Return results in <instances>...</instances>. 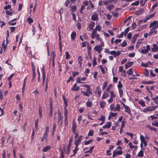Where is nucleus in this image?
I'll return each instance as SVG.
<instances>
[{
    "mask_svg": "<svg viewBox=\"0 0 158 158\" xmlns=\"http://www.w3.org/2000/svg\"><path fill=\"white\" fill-rule=\"evenodd\" d=\"M155 13H154L152 14L148 15L147 16L145 19L144 20H139V24L140 23H142V22H144V23L146 22H147L148 20L150 19L151 18H152L155 15Z\"/></svg>",
    "mask_w": 158,
    "mask_h": 158,
    "instance_id": "nucleus-1",
    "label": "nucleus"
},
{
    "mask_svg": "<svg viewBox=\"0 0 158 158\" xmlns=\"http://www.w3.org/2000/svg\"><path fill=\"white\" fill-rule=\"evenodd\" d=\"M157 107H158L157 106L149 107L145 108L143 111L144 112H146L147 111H152L155 110L156 109V108Z\"/></svg>",
    "mask_w": 158,
    "mask_h": 158,
    "instance_id": "nucleus-2",
    "label": "nucleus"
},
{
    "mask_svg": "<svg viewBox=\"0 0 158 158\" xmlns=\"http://www.w3.org/2000/svg\"><path fill=\"white\" fill-rule=\"evenodd\" d=\"M50 100V107L49 108L50 112L49 114V115L50 117H51L52 115V113L53 111V107H52V98H50L49 99Z\"/></svg>",
    "mask_w": 158,
    "mask_h": 158,
    "instance_id": "nucleus-3",
    "label": "nucleus"
},
{
    "mask_svg": "<svg viewBox=\"0 0 158 158\" xmlns=\"http://www.w3.org/2000/svg\"><path fill=\"white\" fill-rule=\"evenodd\" d=\"M120 53L121 52L119 51L116 52L115 51H113L110 52V54L113 55L115 57H116V56H119Z\"/></svg>",
    "mask_w": 158,
    "mask_h": 158,
    "instance_id": "nucleus-4",
    "label": "nucleus"
},
{
    "mask_svg": "<svg viewBox=\"0 0 158 158\" xmlns=\"http://www.w3.org/2000/svg\"><path fill=\"white\" fill-rule=\"evenodd\" d=\"M73 141V139L72 137H71L69 139V145L67 149V154H69L70 152V148L71 146V143Z\"/></svg>",
    "mask_w": 158,
    "mask_h": 158,
    "instance_id": "nucleus-5",
    "label": "nucleus"
},
{
    "mask_svg": "<svg viewBox=\"0 0 158 158\" xmlns=\"http://www.w3.org/2000/svg\"><path fill=\"white\" fill-rule=\"evenodd\" d=\"M58 123H59L61 121H63V117L61 116L60 112V111L58 112Z\"/></svg>",
    "mask_w": 158,
    "mask_h": 158,
    "instance_id": "nucleus-6",
    "label": "nucleus"
},
{
    "mask_svg": "<svg viewBox=\"0 0 158 158\" xmlns=\"http://www.w3.org/2000/svg\"><path fill=\"white\" fill-rule=\"evenodd\" d=\"M122 154V152L121 151H118L117 150H114L113 152V157H114L117 154L120 155Z\"/></svg>",
    "mask_w": 158,
    "mask_h": 158,
    "instance_id": "nucleus-7",
    "label": "nucleus"
},
{
    "mask_svg": "<svg viewBox=\"0 0 158 158\" xmlns=\"http://www.w3.org/2000/svg\"><path fill=\"white\" fill-rule=\"evenodd\" d=\"M83 87H85L87 88V90L86 91L89 93L91 95L92 94V91L90 90V86L87 85H82Z\"/></svg>",
    "mask_w": 158,
    "mask_h": 158,
    "instance_id": "nucleus-8",
    "label": "nucleus"
},
{
    "mask_svg": "<svg viewBox=\"0 0 158 158\" xmlns=\"http://www.w3.org/2000/svg\"><path fill=\"white\" fill-rule=\"evenodd\" d=\"M96 51L98 52V53H100L101 51L102 50V48L101 47L99 46H96L94 48Z\"/></svg>",
    "mask_w": 158,
    "mask_h": 158,
    "instance_id": "nucleus-9",
    "label": "nucleus"
},
{
    "mask_svg": "<svg viewBox=\"0 0 158 158\" xmlns=\"http://www.w3.org/2000/svg\"><path fill=\"white\" fill-rule=\"evenodd\" d=\"M140 139L141 141V143H142V144L143 143L145 146H147V144L143 136L142 135H140Z\"/></svg>",
    "mask_w": 158,
    "mask_h": 158,
    "instance_id": "nucleus-10",
    "label": "nucleus"
},
{
    "mask_svg": "<svg viewBox=\"0 0 158 158\" xmlns=\"http://www.w3.org/2000/svg\"><path fill=\"white\" fill-rule=\"evenodd\" d=\"M76 123L73 119V126L72 127V131L73 133H75L76 130Z\"/></svg>",
    "mask_w": 158,
    "mask_h": 158,
    "instance_id": "nucleus-11",
    "label": "nucleus"
},
{
    "mask_svg": "<svg viewBox=\"0 0 158 158\" xmlns=\"http://www.w3.org/2000/svg\"><path fill=\"white\" fill-rule=\"evenodd\" d=\"M98 15L97 14H94L92 15L91 16V19L93 21L98 20Z\"/></svg>",
    "mask_w": 158,
    "mask_h": 158,
    "instance_id": "nucleus-12",
    "label": "nucleus"
},
{
    "mask_svg": "<svg viewBox=\"0 0 158 158\" xmlns=\"http://www.w3.org/2000/svg\"><path fill=\"white\" fill-rule=\"evenodd\" d=\"M153 48H152V50L153 52H156L158 50V47L156 44H153Z\"/></svg>",
    "mask_w": 158,
    "mask_h": 158,
    "instance_id": "nucleus-13",
    "label": "nucleus"
},
{
    "mask_svg": "<svg viewBox=\"0 0 158 158\" xmlns=\"http://www.w3.org/2000/svg\"><path fill=\"white\" fill-rule=\"evenodd\" d=\"M133 62H130L127 63L125 65V68L126 69H127L128 68L130 67L133 64Z\"/></svg>",
    "mask_w": 158,
    "mask_h": 158,
    "instance_id": "nucleus-14",
    "label": "nucleus"
},
{
    "mask_svg": "<svg viewBox=\"0 0 158 158\" xmlns=\"http://www.w3.org/2000/svg\"><path fill=\"white\" fill-rule=\"evenodd\" d=\"M82 137H83L81 135L79 136L78 139L75 140V142L79 144L81 142Z\"/></svg>",
    "mask_w": 158,
    "mask_h": 158,
    "instance_id": "nucleus-15",
    "label": "nucleus"
},
{
    "mask_svg": "<svg viewBox=\"0 0 158 158\" xmlns=\"http://www.w3.org/2000/svg\"><path fill=\"white\" fill-rule=\"evenodd\" d=\"M95 23L94 22H91L89 25V27L90 30H93L94 27L95 26Z\"/></svg>",
    "mask_w": 158,
    "mask_h": 158,
    "instance_id": "nucleus-16",
    "label": "nucleus"
},
{
    "mask_svg": "<svg viewBox=\"0 0 158 158\" xmlns=\"http://www.w3.org/2000/svg\"><path fill=\"white\" fill-rule=\"evenodd\" d=\"M76 33L75 31L72 32L71 34V38L72 40H74L76 37Z\"/></svg>",
    "mask_w": 158,
    "mask_h": 158,
    "instance_id": "nucleus-17",
    "label": "nucleus"
},
{
    "mask_svg": "<svg viewBox=\"0 0 158 158\" xmlns=\"http://www.w3.org/2000/svg\"><path fill=\"white\" fill-rule=\"evenodd\" d=\"M96 90L98 91V94L99 97H100L101 94V91L100 90V88L99 86H98L96 89Z\"/></svg>",
    "mask_w": 158,
    "mask_h": 158,
    "instance_id": "nucleus-18",
    "label": "nucleus"
},
{
    "mask_svg": "<svg viewBox=\"0 0 158 158\" xmlns=\"http://www.w3.org/2000/svg\"><path fill=\"white\" fill-rule=\"evenodd\" d=\"M109 96V94L107 92H106V91L104 92V93L103 95L102 99H104L106 98L107 97Z\"/></svg>",
    "mask_w": 158,
    "mask_h": 158,
    "instance_id": "nucleus-19",
    "label": "nucleus"
},
{
    "mask_svg": "<svg viewBox=\"0 0 158 158\" xmlns=\"http://www.w3.org/2000/svg\"><path fill=\"white\" fill-rule=\"evenodd\" d=\"M111 126V125L110 123L109 122L107 124L103 126V128H109Z\"/></svg>",
    "mask_w": 158,
    "mask_h": 158,
    "instance_id": "nucleus-20",
    "label": "nucleus"
},
{
    "mask_svg": "<svg viewBox=\"0 0 158 158\" xmlns=\"http://www.w3.org/2000/svg\"><path fill=\"white\" fill-rule=\"evenodd\" d=\"M51 148V147L49 146H47L45 147L43 149V151L46 152Z\"/></svg>",
    "mask_w": 158,
    "mask_h": 158,
    "instance_id": "nucleus-21",
    "label": "nucleus"
},
{
    "mask_svg": "<svg viewBox=\"0 0 158 158\" xmlns=\"http://www.w3.org/2000/svg\"><path fill=\"white\" fill-rule=\"evenodd\" d=\"M100 105L101 107L103 108H104L105 105H106V103L104 101H101L100 102Z\"/></svg>",
    "mask_w": 158,
    "mask_h": 158,
    "instance_id": "nucleus-22",
    "label": "nucleus"
},
{
    "mask_svg": "<svg viewBox=\"0 0 158 158\" xmlns=\"http://www.w3.org/2000/svg\"><path fill=\"white\" fill-rule=\"evenodd\" d=\"M138 156L140 157H142L143 156V150H141L138 154Z\"/></svg>",
    "mask_w": 158,
    "mask_h": 158,
    "instance_id": "nucleus-23",
    "label": "nucleus"
},
{
    "mask_svg": "<svg viewBox=\"0 0 158 158\" xmlns=\"http://www.w3.org/2000/svg\"><path fill=\"white\" fill-rule=\"evenodd\" d=\"M114 7V6L113 4L109 5L107 7V9L108 10L110 11L111 9L113 8Z\"/></svg>",
    "mask_w": 158,
    "mask_h": 158,
    "instance_id": "nucleus-24",
    "label": "nucleus"
},
{
    "mask_svg": "<svg viewBox=\"0 0 158 158\" xmlns=\"http://www.w3.org/2000/svg\"><path fill=\"white\" fill-rule=\"evenodd\" d=\"M157 21H154L152 23L150 24V26H149V27L150 28L152 27V26L154 25H157Z\"/></svg>",
    "mask_w": 158,
    "mask_h": 158,
    "instance_id": "nucleus-25",
    "label": "nucleus"
},
{
    "mask_svg": "<svg viewBox=\"0 0 158 158\" xmlns=\"http://www.w3.org/2000/svg\"><path fill=\"white\" fill-rule=\"evenodd\" d=\"M143 9H141L136 12V15H139L141 14L143 12Z\"/></svg>",
    "mask_w": 158,
    "mask_h": 158,
    "instance_id": "nucleus-26",
    "label": "nucleus"
},
{
    "mask_svg": "<svg viewBox=\"0 0 158 158\" xmlns=\"http://www.w3.org/2000/svg\"><path fill=\"white\" fill-rule=\"evenodd\" d=\"M130 29V27H129L127 28L125 30L123 34H124V35L125 36L128 33Z\"/></svg>",
    "mask_w": 158,
    "mask_h": 158,
    "instance_id": "nucleus-27",
    "label": "nucleus"
},
{
    "mask_svg": "<svg viewBox=\"0 0 158 158\" xmlns=\"http://www.w3.org/2000/svg\"><path fill=\"white\" fill-rule=\"evenodd\" d=\"M27 80V77L25 78L24 79V82L23 84V89H22V92H24V90H25V87L26 85V81Z\"/></svg>",
    "mask_w": 158,
    "mask_h": 158,
    "instance_id": "nucleus-28",
    "label": "nucleus"
},
{
    "mask_svg": "<svg viewBox=\"0 0 158 158\" xmlns=\"http://www.w3.org/2000/svg\"><path fill=\"white\" fill-rule=\"evenodd\" d=\"M125 111L127 113H128L129 114L131 113V110L129 108V107L128 106H126L125 108Z\"/></svg>",
    "mask_w": 158,
    "mask_h": 158,
    "instance_id": "nucleus-29",
    "label": "nucleus"
},
{
    "mask_svg": "<svg viewBox=\"0 0 158 158\" xmlns=\"http://www.w3.org/2000/svg\"><path fill=\"white\" fill-rule=\"evenodd\" d=\"M127 73L129 75H132L133 73V69H130L127 71Z\"/></svg>",
    "mask_w": 158,
    "mask_h": 158,
    "instance_id": "nucleus-30",
    "label": "nucleus"
},
{
    "mask_svg": "<svg viewBox=\"0 0 158 158\" xmlns=\"http://www.w3.org/2000/svg\"><path fill=\"white\" fill-rule=\"evenodd\" d=\"M157 99H158V96L156 97L155 98H152V99L155 102L156 104H158V100H157Z\"/></svg>",
    "mask_w": 158,
    "mask_h": 158,
    "instance_id": "nucleus-31",
    "label": "nucleus"
},
{
    "mask_svg": "<svg viewBox=\"0 0 158 158\" xmlns=\"http://www.w3.org/2000/svg\"><path fill=\"white\" fill-rule=\"evenodd\" d=\"M137 37V35H135L132 38L131 40V42L133 43L135 42L136 38Z\"/></svg>",
    "mask_w": 158,
    "mask_h": 158,
    "instance_id": "nucleus-32",
    "label": "nucleus"
},
{
    "mask_svg": "<svg viewBox=\"0 0 158 158\" xmlns=\"http://www.w3.org/2000/svg\"><path fill=\"white\" fill-rule=\"evenodd\" d=\"M78 63L80 64L81 65V63L82 60V57L81 56H79L78 57Z\"/></svg>",
    "mask_w": 158,
    "mask_h": 158,
    "instance_id": "nucleus-33",
    "label": "nucleus"
},
{
    "mask_svg": "<svg viewBox=\"0 0 158 158\" xmlns=\"http://www.w3.org/2000/svg\"><path fill=\"white\" fill-rule=\"evenodd\" d=\"M47 134L44 133L43 136L41 139V141H43L44 140L46 139L47 138Z\"/></svg>",
    "mask_w": 158,
    "mask_h": 158,
    "instance_id": "nucleus-34",
    "label": "nucleus"
},
{
    "mask_svg": "<svg viewBox=\"0 0 158 158\" xmlns=\"http://www.w3.org/2000/svg\"><path fill=\"white\" fill-rule=\"evenodd\" d=\"M146 127H148L150 129L153 130L154 131H156V128L152 127H151L150 126H149L148 125H147L146 126Z\"/></svg>",
    "mask_w": 158,
    "mask_h": 158,
    "instance_id": "nucleus-35",
    "label": "nucleus"
},
{
    "mask_svg": "<svg viewBox=\"0 0 158 158\" xmlns=\"http://www.w3.org/2000/svg\"><path fill=\"white\" fill-rule=\"evenodd\" d=\"M5 40L3 42V43L2 45V47L4 48V50L5 51V50H6V47H7V43H6V44H5Z\"/></svg>",
    "mask_w": 158,
    "mask_h": 158,
    "instance_id": "nucleus-36",
    "label": "nucleus"
},
{
    "mask_svg": "<svg viewBox=\"0 0 158 158\" xmlns=\"http://www.w3.org/2000/svg\"><path fill=\"white\" fill-rule=\"evenodd\" d=\"M27 21L31 24L33 22V20L30 17H29L27 19Z\"/></svg>",
    "mask_w": 158,
    "mask_h": 158,
    "instance_id": "nucleus-37",
    "label": "nucleus"
},
{
    "mask_svg": "<svg viewBox=\"0 0 158 158\" xmlns=\"http://www.w3.org/2000/svg\"><path fill=\"white\" fill-rule=\"evenodd\" d=\"M93 65L94 66L97 64L96 59L95 57L93 58Z\"/></svg>",
    "mask_w": 158,
    "mask_h": 158,
    "instance_id": "nucleus-38",
    "label": "nucleus"
},
{
    "mask_svg": "<svg viewBox=\"0 0 158 158\" xmlns=\"http://www.w3.org/2000/svg\"><path fill=\"white\" fill-rule=\"evenodd\" d=\"M152 124L153 126H155L156 127L158 126V122L157 121H153L152 123Z\"/></svg>",
    "mask_w": 158,
    "mask_h": 158,
    "instance_id": "nucleus-39",
    "label": "nucleus"
},
{
    "mask_svg": "<svg viewBox=\"0 0 158 158\" xmlns=\"http://www.w3.org/2000/svg\"><path fill=\"white\" fill-rule=\"evenodd\" d=\"M94 146H92L90 148V150H89V151H86L85 152V153H91V152L92 151L93 149H94Z\"/></svg>",
    "mask_w": 158,
    "mask_h": 158,
    "instance_id": "nucleus-40",
    "label": "nucleus"
},
{
    "mask_svg": "<svg viewBox=\"0 0 158 158\" xmlns=\"http://www.w3.org/2000/svg\"><path fill=\"white\" fill-rule=\"evenodd\" d=\"M56 128V124L55 123H54V126L52 128V134H53V135L54 134Z\"/></svg>",
    "mask_w": 158,
    "mask_h": 158,
    "instance_id": "nucleus-41",
    "label": "nucleus"
},
{
    "mask_svg": "<svg viewBox=\"0 0 158 158\" xmlns=\"http://www.w3.org/2000/svg\"><path fill=\"white\" fill-rule=\"evenodd\" d=\"M110 97L114 98L115 97V95L114 94V92L113 91H110Z\"/></svg>",
    "mask_w": 158,
    "mask_h": 158,
    "instance_id": "nucleus-42",
    "label": "nucleus"
},
{
    "mask_svg": "<svg viewBox=\"0 0 158 158\" xmlns=\"http://www.w3.org/2000/svg\"><path fill=\"white\" fill-rule=\"evenodd\" d=\"M42 109L40 107L39 109V112L40 117V118H41L42 116Z\"/></svg>",
    "mask_w": 158,
    "mask_h": 158,
    "instance_id": "nucleus-43",
    "label": "nucleus"
},
{
    "mask_svg": "<svg viewBox=\"0 0 158 158\" xmlns=\"http://www.w3.org/2000/svg\"><path fill=\"white\" fill-rule=\"evenodd\" d=\"M64 116H65V117H67L68 111L67 110L66 108L65 107H64Z\"/></svg>",
    "mask_w": 158,
    "mask_h": 158,
    "instance_id": "nucleus-44",
    "label": "nucleus"
},
{
    "mask_svg": "<svg viewBox=\"0 0 158 158\" xmlns=\"http://www.w3.org/2000/svg\"><path fill=\"white\" fill-rule=\"evenodd\" d=\"M120 107V105L118 104L117 105V106L114 108V110L119 111Z\"/></svg>",
    "mask_w": 158,
    "mask_h": 158,
    "instance_id": "nucleus-45",
    "label": "nucleus"
},
{
    "mask_svg": "<svg viewBox=\"0 0 158 158\" xmlns=\"http://www.w3.org/2000/svg\"><path fill=\"white\" fill-rule=\"evenodd\" d=\"M105 117L103 115H101V117L98 118V120H102L103 122H104L105 121Z\"/></svg>",
    "mask_w": 158,
    "mask_h": 158,
    "instance_id": "nucleus-46",
    "label": "nucleus"
},
{
    "mask_svg": "<svg viewBox=\"0 0 158 158\" xmlns=\"http://www.w3.org/2000/svg\"><path fill=\"white\" fill-rule=\"evenodd\" d=\"M139 4V1H137L135 2L132 3L131 5L133 6H137V5H138Z\"/></svg>",
    "mask_w": 158,
    "mask_h": 158,
    "instance_id": "nucleus-47",
    "label": "nucleus"
},
{
    "mask_svg": "<svg viewBox=\"0 0 158 158\" xmlns=\"http://www.w3.org/2000/svg\"><path fill=\"white\" fill-rule=\"evenodd\" d=\"M86 105L87 107H91L92 106V103L91 102H88L86 103Z\"/></svg>",
    "mask_w": 158,
    "mask_h": 158,
    "instance_id": "nucleus-48",
    "label": "nucleus"
},
{
    "mask_svg": "<svg viewBox=\"0 0 158 158\" xmlns=\"http://www.w3.org/2000/svg\"><path fill=\"white\" fill-rule=\"evenodd\" d=\"M6 12L7 15H12L13 14V12L9 11L7 10L6 11Z\"/></svg>",
    "mask_w": 158,
    "mask_h": 158,
    "instance_id": "nucleus-49",
    "label": "nucleus"
},
{
    "mask_svg": "<svg viewBox=\"0 0 158 158\" xmlns=\"http://www.w3.org/2000/svg\"><path fill=\"white\" fill-rule=\"evenodd\" d=\"M94 131L92 130H90L89 132L88 133V135L89 136H92L93 135Z\"/></svg>",
    "mask_w": 158,
    "mask_h": 158,
    "instance_id": "nucleus-50",
    "label": "nucleus"
},
{
    "mask_svg": "<svg viewBox=\"0 0 158 158\" xmlns=\"http://www.w3.org/2000/svg\"><path fill=\"white\" fill-rule=\"evenodd\" d=\"M85 6L84 5H82L81 8V10L79 11V12L80 13L83 14V13L82 12V11L85 9Z\"/></svg>",
    "mask_w": 158,
    "mask_h": 158,
    "instance_id": "nucleus-51",
    "label": "nucleus"
},
{
    "mask_svg": "<svg viewBox=\"0 0 158 158\" xmlns=\"http://www.w3.org/2000/svg\"><path fill=\"white\" fill-rule=\"evenodd\" d=\"M158 6V2L156 3V4H154L152 6V10H153L156 7Z\"/></svg>",
    "mask_w": 158,
    "mask_h": 158,
    "instance_id": "nucleus-52",
    "label": "nucleus"
},
{
    "mask_svg": "<svg viewBox=\"0 0 158 158\" xmlns=\"http://www.w3.org/2000/svg\"><path fill=\"white\" fill-rule=\"evenodd\" d=\"M66 59H68L70 57V55L68 52H66Z\"/></svg>",
    "mask_w": 158,
    "mask_h": 158,
    "instance_id": "nucleus-53",
    "label": "nucleus"
},
{
    "mask_svg": "<svg viewBox=\"0 0 158 158\" xmlns=\"http://www.w3.org/2000/svg\"><path fill=\"white\" fill-rule=\"evenodd\" d=\"M139 103L143 107H144L145 106V104L143 101H139Z\"/></svg>",
    "mask_w": 158,
    "mask_h": 158,
    "instance_id": "nucleus-54",
    "label": "nucleus"
},
{
    "mask_svg": "<svg viewBox=\"0 0 158 158\" xmlns=\"http://www.w3.org/2000/svg\"><path fill=\"white\" fill-rule=\"evenodd\" d=\"M126 134L127 135H129L130 136V137H131V138L132 139L133 138V134L132 133H131L129 132H127L126 133Z\"/></svg>",
    "mask_w": 158,
    "mask_h": 158,
    "instance_id": "nucleus-55",
    "label": "nucleus"
},
{
    "mask_svg": "<svg viewBox=\"0 0 158 158\" xmlns=\"http://www.w3.org/2000/svg\"><path fill=\"white\" fill-rule=\"evenodd\" d=\"M81 92L83 93L84 94H85L86 96H90V94L88 92H86L85 91H81Z\"/></svg>",
    "mask_w": 158,
    "mask_h": 158,
    "instance_id": "nucleus-56",
    "label": "nucleus"
},
{
    "mask_svg": "<svg viewBox=\"0 0 158 158\" xmlns=\"http://www.w3.org/2000/svg\"><path fill=\"white\" fill-rule=\"evenodd\" d=\"M81 79L80 77H78L77 80V82L78 83H83V82H81Z\"/></svg>",
    "mask_w": 158,
    "mask_h": 158,
    "instance_id": "nucleus-57",
    "label": "nucleus"
},
{
    "mask_svg": "<svg viewBox=\"0 0 158 158\" xmlns=\"http://www.w3.org/2000/svg\"><path fill=\"white\" fill-rule=\"evenodd\" d=\"M122 86V85L121 82L119 81L118 82V89H120Z\"/></svg>",
    "mask_w": 158,
    "mask_h": 158,
    "instance_id": "nucleus-58",
    "label": "nucleus"
},
{
    "mask_svg": "<svg viewBox=\"0 0 158 158\" xmlns=\"http://www.w3.org/2000/svg\"><path fill=\"white\" fill-rule=\"evenodd\" d=\"M93 140H90L85 142V144L86 145H88L91 143L93 141Z\"/></svg>",
    "mask_w": 158,
    "mask_h": 158,
    "instance_id": "nucleus-59",
    "label": "nucleus"
},
{
    "mask_svg": "<svg viewBox=\"0 0 158 158\" xmlns=\"http://www.w3.org/2000/svg\"><path fill=\"white\" fill-rule=\"evenodd\" d=\"M65 126H67L68 124L67 117H65Z\"/></svg>",
    "mask_w": 158,
    "mask_h": 158,
    "instance_id": "nucleus-60",
    "label": "nucleus"
},
{
    "mask_svg": "<svg viewBox=\"0 0 158 158\" xmlns=\"http://www.w3.org/2000/svg\"><path fill=\"white\" fill-rule=\"evenodd\" d=\"M38 119L37 118L35 120V126L36 128H37L38 127Z\"/></svg>",
    "mask_w": 158,
    "mask_h": 158,
    "instance_id": "nucleus-61",
    "label": "nucleus"
},
{
    "mask_svg": "<svg viewBox=\"0 0 158 158\" xmlns=\"http://www.w3.org/2000/svg\"><path fill=\"white\" fill-rule=\"evenodd\" d=\"M112 13L113 14V15L114 17H117L118 15V13H114L113 12H112Z\"/></svg>",
    "mask_w": 158,
    "mask_h": 158,
    "instance_id": "nucleus-62",
    "label": "nucleus"
},
{
    "mask_svg": "<svg viewBox=\"0 0 158 158\" xmlns=\"http://www.w3.org/2000/svg\"><path fill=\"white\" fill-rule=\"evenodd\" d=\"M107 82L106 81V82H104V84L103 85L102 88V89H103V90L104 89H105V88H106V87L107 86Z\"/></svg>",
    "mask_w": 158,
    "mask_h": 158,
    "instance_id": "nucleus-63",
    "label": "nucleus"
},
{
    "mask_svg": "<svg viewBox=\"0 0 158 158\" xmlns=\"http://www.w3.org/2000/svg\"><path fill=\"white\" fill-rule=\"evenodd\" d=\"M11 6L10 5H8L6 6H5L4 7V9L5 10H7V9H10L11 8Z\"/></svg>",
    "mask_w": 158,
    "mask_h": 158,
    "instance_id": "nucleus-64",
    "label": "nucleus"
}]
</instances>
